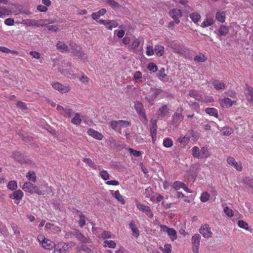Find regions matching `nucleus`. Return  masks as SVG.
<instances>
[{
  "mask_svg": "<svg viewBox=\"0 0 253 253\" xmlns=\"http://www.w3.org/2000/svg\"><path fill=\"white\" fill-rule=\"evenodd\" d=\"M172 51L185 58L189 59L191 58L189 55V49L185 47L174 45L172 47Z\"/></svg>",
  "mask_w": 253,
  "mask_h": 253,
  "instance_id": "nucleus-1",
  "label": "nucleus"
},
{
  "mask_svg": "<svg viewBox=\"0 0 253 253\" xmlns=\"http://www.w3.org/2000/svg\"><path fill=\"white\" fill-rule=\"evenodd\" d=\"M161 231L167 233L171 241H173L177 238V232L175 229L171 228H169L168 226L165 225H160Z\"/></svg>",
  "mask_w": 253,
  "mask_h": 253,
  "instance_id": "nucleus-2",
  "label": "nucleus"
},
{
  "mask_svg": "<svg viewBox=\"0 0 253 253\" xmlns=\"http://www.w3.org/2000/svg\"><path fill=\"white\" fill-rule=\"evenodd\" d=\"M136 206L139 210L144 212L149 217L152 218L153 217V214L149 206L143 205L138 201L136 202Z\"/></svg>",
  "mask_w": 253,
  "mask_h": 253,
  "instance_id": "nucleus-3",
  "label": "nucleus"
},
{
  "mask_svg": "<svg viewBox=\"0 0 253 253\" xmlns=\"http://www.w3.org/2000/svg\"><path fill=\"white\" fill-rule=\"evenodd\" d=\"M151 91L152 94L151 95H148L145 97V99L150 104H153L157 97L162 92V90L158 88H151Z\"/></svg>",
  "mask_w": 253,
  "mask_h": 253,
  "instance_id": "nucleus-4",
  "label": "nucleus"
},
{
  "mask_svg": "<svg viewBox=\"0 0 253 253\" xmlns=\"http://www.w3.org/2000/svg\"><path fill=\"white\" fill-rule=\"evenodd\" d=\"M199 232L205 238H210L212 235L211 231V228L208 224L203 225L199 229Z\"/></svg>",
  "mask_w": 253,
  "mask_h": 253,
  "instance_id": "nucleus-5",
  "label": "nucleus"
},
{
  "mask_svg": "<svg viewBox=\"0 0 253 253\" xmlns=\"http://www.w3.org/2000/svg\"><path fill=\"white\" fill-rule=\"evenodd\" d=\"M182 109H178L177 112H175L172 116V123L174 125H178L180 122L183 121L184 116L180 113L182 111Z\"/></svg>",
  "mask_w": 253,
  "mask_h": 253,
  "instance_id": "nucleus-6",
  "label": "nucleus"
},
{
  "mask_svg": "<svg viewBox=\"0 0 253 253\" xmlns=\"http://www.w3.org/2000/svg\"><path fill=\"white\" fill-rule=\"evenodd\" d=\"M52 85L54 89L58 90L61 93L68 92L71 89L69 86H64L58 82L53 83Z\"/></svg>",
  "mask_w": 253,
  "mask_h": 253,
  "instance_id": "nucleus-7",
  "label": "nucleus"
},
{
  "mask_svg": "<svg viewBox=\"0 0 253 253\" xmlns=\"http://www.w3.org/2000/svg\"><path fill=\"white\" fill-rule=\"evenodd\" d=\"M134 107L138 114L141 116L144 119L146 120V116L143 104L141 102L137 101L135 102Z\"/></svg>",
  "mask_w": 253,
  "mask_h": 253,
  "instance_id": "nucleus-8",
  "label": "nucleus"
},
{
  "mask_svg": "<svg viewBox=\"0 0 253 253\" xmlns=\"http://www.w3.org/2000/svg\"><path fill=\"white\" fill-rule=\"evenodd\" d=\"M201 239V236L198 234H195L192 236L191 240L193 245V250L196 253H198V250L200 245V240Z\"/></svg>",
  "mask_w": 253,
  "mask_h": 253,
  "instance_id": "nucleus-9",
  "label": "nucleus"
},
{
  "mask_svg": "<svg viewBox=\"0 0 253 253\" xmlns=\"http://www.w3.org/2000/svg\"><path fill=\"white\" fill-rule=\"evenodd\" d=\"M181 10L179 9H172L169 11V15L174 20L176 24H178L180 21L179 18L182 16Z\"/></svg>",
  "mask_w": 253,
  "mask_h": 253,
  "instance_id": "nucleus-10",
  "label": "nucleus"
},
{
  "mask_svg": "<svg viewBox=\"0 0 253 253\" xmlns=\"http://www.w3.org/2000/svg\"><path fill=\"white\" fill-rule=\"evenodd\" d=\"M227 163L234 167L236 169L239 171H241L242 170V166L241 162H236L235 159L233 157H229L227 159Z\"/></svg>",
  "mask_w": 253,
  "mask_h": 253,
  "instance_id": "nucleus-11",
  "label": "nucleus"
},
{
  "mask_svg": "<svg viewBox=\"0 0 253 253\" xmlns=\"http://www.w3.org/2000/svg\"><path fill=\"white\" fill-rule=\"evenodd\" d=\"M42 242V246L45 249L51 250L52 248H54L55 247V244L52 241L43 238Z\"/></svg>",
  "mask_w": 253,
  "mask_h": 253,
  "instance_id": "nucleus-12",
  "label": "nucleus"
},
{
  "mask_svg": "<svg viewBox=\"0 0 253 253\" xmlns=\"http://www.w3.org/2000/svg\"><path fill=\"white\" fill-rule=\"evenodd\" d=\"M87 132L89 135L99 140H102L103 137V135L101 133L92 128H89Z\"/></svg>",
  "mask_w": 253,
  "mask_h": 253,
  "instance_id": "nucleus-13",
  "label": "nucleus"
},
{
  "mask_svg": "<svg viewBox=\"0 0 253 253\" xmlns=\"http://www.w3.org/2000/svg\"><path fill=\"white\" fill-rule=\"evenodd\" d=\"M219 103H220V105L222 107H224V108H227L228 107H230L234 103V101L228 97L225 98L219 99Z\"/></svg>",
  "mask_w": 253,
  "mask_h": 253,
  "instance_id": "nucleus-14",
  "label": "nucleus"
},
{
  "mask_svg": "<svg viewBox=\"0 0 253 253\" xmlns=\"http://www.w3.org/2000/svg\"><path fill=\"white\" fill-rule=\"evenodd\" d=\"M24 196L23 192L21 190L15 191L13 194L9 195V198L20 201Z\"/></svg>",
  "mask_w": 253,
  "mask_h": 253,
  "instance_id": "nucleus-15",
  "label": "nucleus"
},
{
  "mask_svg": "<svg viewBox=\"0 0 253 253\" xmlns=\"http://www.w3.org/2000/svg\"><path fill=\"white\" fill-rule=\"evenodd\" d=\"M44 228L45 230H49L53 233H58L60 231V228L59 226H55L50 223H47Z\"/></svg>",
  "mask_w": 253,
  "mask_h": 253,
  "instance_id": "nucleus-16",
  "label": "nucleus"
},
{
  "mask_svg": "<svg viewBox=\"0 0 253 253\" xmlns=\"http://www.w3.org/2000/svg\"><path fill=\"white\" fill-rule=\"evenodd\" d=\"M168 107L167 105H163L160 108L158 111V115L159 118H164L168 113Z\"/></svg>",
  "mask_w": 253,
  "mask_h": 253,
  "instance_id": "nucleus-17",
  "label": "nucleus"
},
{
  "mask_svg": "<svg viewBox=\"0 0 253 253\" xmlns=\"http://www.w3.org/2000/svg\"><path fill=\"white\" fill-rule=\"evenodd\" d=\"M247 99L248 101L253 103V88L250 86H248L245 92Z\"/></svg>",
  "mask_w": 253,
  "mask_h": 253,
  "instance_id": "nucleus-18",
  "label": "nucleus"
},
{
  "mask_svg": "<svg viewBox=\"0 0 253 253\" xmlns=\"http://www.w3.org/2000/svg\"><path fill=\"white\" fill-rule=\"evenodd\" d=\"M129 228L131 229L132 232V235L135 237H138L139 235V231L135 224V222L133 220H131L129 223Z\"/></svg>",
  "mask_w": 253,
  "mask_h": 253,
  "instance_id": "nucleus-19",
  "label": "nucleus"
},
{
  "mask_svg": "<svg viewBox=\"0 0 253 253\" xmlns=\"http://www.w3.org/2000/svg\"><path fill=\"white\" fill-rule=\"evenodd\" d=\"M22 23L27 26H35L36 27H39L40 26L38 21L35 19H27L23 20Z\"/></svg>",
  "mask_w": 253,
  "mask_h": 253,
  "instance_id": "nucleus-20",
  "label": "nucleus"
},
{
  "mask_svg": "<svg viewBox=\"0 0 253 253\" xmlns=\"http://www.w3.org/2000/svg\"><path fill=\"white\" fill-rule=\"evenodd\" d=\"M76 237L78 239V240H79L83 243L86 244L91 243L90 240L89 238H87L86 237H85L81 233H77L76 234Z\"/></svg>",
  "mask_w": 253,
  "mask_h": 253,
  "instance_id": "nucleus-21",
  "label": "nucleus"
},
{
  "mask_svg": "<svg viewBox=\"0 0 253 253\" xmlns=\"http://www.w3.org/2000/svg\"><path fill=\"white\" fill-rule=\"evenodd\" d=\"M189 95L194 98L198 101H203V96L201 94L198 93L197 91L195 90H191L189 91Z\"/></svg>",
  "mask_w": 253,
  "mask_h": 253,
  "instance_id": "nucleus-22",
  "label": "nucleus"
},
{
  "mask_svg": "<svg viewBox=\"0 0 253 253\" xmlns=\"http://www.w3.org/2000/svg\"><path fill=\"white\" fill-rule=\"evenodd\" d=\"M77 48L79 49L73 51L74 55L79 56L83 60H86L87 59L86 55L81 50L80 47H77Z\"/></svg>",
  "mask_w": 253,
  "mask_h": 253,
  "instance_id": "nucleus-23",
  "label": "nucleus"
},
{
  "mask_svg": "<svg viewBox=\"0 0 253 253\" xmlns=\"http://www.w3.org/2000/svg\"><path fill=\"white\" fill-rule=\"evenodd\" d=\"M57 48L62 52L69 50L68 46L62 42H58L56 44Z\"/></svg>",
  "mask_w": 253,
  "mask_h": 253,
  "instance_id": "nucleus-24",
  "label": "nucleus"
},
{
  "mask_svg": "<svg viewBox=\"0 0 253 253\" xmlns=\"http://www.w3.org/2000/svg\"><path fill=\"white\" fill-rule=\"evenodd\" d=\"M82 116L79 113H75L71 120V123L74 125H79L82 123Z\"/></svg>",
  "mask_w": 253,
  "mask_h": 253,
  "instance_id": "nucleus-25",
  "label": "nucleus"
},
{
  "mask_svg": "<svg viewBox=\"0 0 253 253\" xmlns=\"http://www.w3.org/2000/svg\"><path fill=\"white\" fill-rule=\"evenodd\" d=\"M34 185L30 182H26L23 185L22 189L25 192L32 193L33 188Z\"/></svg>",
  "mask_w": 253,
  "mask_h": 253,
  "instance_id": "nucleus-26",
  "label": "nucleus"
},
{
  "mask_svg": "<svg viewBox=\"0 0 253 253\" xmlns=\"http://www.w3.org/2000/svg\"><path fill=\"white\" fill-rule=\"evenodd\" d=\"M212 84L216 90L224 89L225 87V84L223 82L218 80L213 81Z\"/></svg>",
  "mask_w": 253,
  "mask_h": 253,
  "instance_id": "nucleus-27",
  "label": "nucleus"
},
{
  "mask_svg": "<svg viewBox=\"0 0 253 253\" xmlns=\"http://www.w3.org/2000/svg\"><path fill=\"white\" fill-rule=\"evenodd\" d=\"M140 43L139 40L135 39L132 44L129 46V50L133 52H136V49L139 46Z\"/></svg>",
  "mask_w": 253,
  "mask_h": 253,
  "instance_id": "nucleus-28",
  "label": "nucleus"
},
{
  "mask_svg": "<svg viewBox=\"0 0 253 253\" xmlns=\"http://www.w3.org/2000/svg\"><path fill=\"white\" fill-rule=\"evenodd\" d=\"M106 12V9L102 8L100 10H99L98 12L93 13L91 15L92 18L94 20H97L101 16V15L105 14Z\"/></svg>",
  "mask_w": 253,
  "mask_h": 253,
  "instance_id": "nucleus-29",
  "label": "nucleus"
},
{
  "mask_svg": "<svg viewBox=\"0 0 253 253\" xmlns=\"http://www.w3.org/2000/svg\"><path fill=\"white\" fill-rule=\"evenodd\" d=\"M225 15L224 11H218L216 13L215 17L217 21L223 23L225 22Z\"/></svg>",
  "mask_w": 253,
  "mask_h": 253,
  "instance_id": "nucleus-30",
  "label": "nucleus"
},
{
  "mask_svg": "<svg viewBox=\"0 0 253 253\" xmlns=\"http://www.w3.org/2000/svg\"><path fill=\"white\" fill-rule=\"evenodd\" d=\"M205 112L210 116H212L216 118L218 117L217 110L214 108H207L205 110Z\"/></svg>",
  "mask_w": 253,
  "mask_h": 253,
  "instance_id": "nucleus-31",
  "label": "nucleus"
},
{
  "mask_svg": "<svg viewBox=\"0 0 253 253\" xmlns=\"http://www.w3.org/2000/svg\"><path fill=\"white\" fill-rule=\"evenodd\" d=\"M155 53L157 56H162L164 53V47L159 44L156 45L155 46Z\"/></svg>",
  "mask_w": 253,
  "mask_h": 253,
  "instance_id": "nucleus-32",
  "label": "nucleus"
},
{
  "mask_svg": "<svg viewBox=\"0 0 253 253\" xmlns=\"http://www.w3.org/2000/svg\"><path fill=\"white\" fill-rule=\"evenodd\" d=\"M229 32L228 28L224 25H221L218 29V35L220 36H226Z\"/></svg>",
  "mask_w": 253,
  "mask_h": 253,
  "instance_id": "nucleus-33",
  "label": "nucleus"
},
{
  "mask_svg": "<svg viewBox=\"0 0 253 253\" xmlns=\"http://www.w3.org/2000/svg\"><path fill=\"white\" fill-rule=\"evenodd\" d=\"M200 150L197 146H194L192 148V156L195 158L201 159Z\"/></svg>",
  "mask_w": 253,
  "mask_h": 253,
  "instance_id": "nucleus-34",
  "label": "nucleus"
},
{
  "mask_svg": "<svg viewBox=\"0 0 253 253\" xmlns=\"http://www.w3.org/2000/svg\"><path fill=\"white\" fill-rule=\"evenodd\" d=\"M190 18L195 23H197L201 18L200 15L198 12H193L189 15Z\"/></svg>",
  "mask_w": 253,
  "mask_h": 253,
  "instance_id": "nucleus-35",
  "label": "nucleus"
},
{
  "mask_svg": "<svg viewBox=\"0 0 253 253\" xmlns=\"http://www.w3.org/2000/svg\"><path fill=\"white\" fill-rule=\"evenodd\" d=\"M83 162L88 165V166L94 169H97V166L95 163L89 158H85L83 159Z\"/></svg>",
  "mask_w": 253,
  "mask_h": 253,
  "instance_id": "nucleus-36",
  "label": "nucleus"
},
{
  "mask_svg": "<svg viewBox=\"0 0 253 253\" xmlns=\"http://www.w3.org/2000/svg\"><path fill=\"white\" fill-rule=\"evenodd\" d=\"M79 220L78 221L79 225L81 227H84L85 224V219H87L86 217L83 213H80L79 215Z\"/></svg>",
  "mask_w": 253,
  "mask_h": 253,
  "instance_id": "nucleus-37",
  "label": "nucleus"
},
{
  "mask_svg": "<svg viewBox=\"0 0 253 253\" xmlns=\"http://www.w3.org/2000/svg\"><path fill=\"white\" fill-rule=\"evenodd\" d=\"M207 59V57L203 54L200 53L194 57V60L198 62H204Z\"/></svg>",
  "mask_w": 253,
  "mask_h": 253,
  "instance_id": "nucleus-38",
  "label": "nucleus"
},
{
  "mask_svg": "<svg viewBox=\"0 0 253 253\" xmlns=\"http://www.w3.org/2000/svg\"><path fill=\"white\" fill-rule=\"evenodd\" d=\"M214 23V20L212 18H207L201 24V26L203 28L207 27L212 25Z\"/></svg>",
  "mask_w": 253,
  "mask_h": 253,
  "instance_id": "nucleus-39",
  "label": "nucleus"
},
{
  "mask_svg": "<svg viewBox=\"0 0 253 253\" xmlns=\"http://www.w3.org/2000/svg\"><path fill=\"white\" fill-rule=\"evenodd\" d=\"M200 152L201 159L204 158H207L210 156L208 148L206 147H202L200 150Z\"/></svg>",
  "mask_w": 253,
  "mask_h": 253,
  "instance_id": "nucleus-40",
  "label": "nucleus"
},
{
  "mask_svg": "<svg viewBox=\"0 0 253 253\" xmlns=\"http://www.w3.org/2000/svg\"><path fill=\"white\" fill-rule=\"evenodd\" d=\"M190 140L189 136L187 133L185 136H181L178 139L177 141L180 143L187 144Z\"/></svg>",
  "mask_w": 253,
  "mask_h": 253,
  "instance_id": "nucleus-41",
  "label": "nucleus"
},
{
  "mask_svg": "<svg viewBox=\"0 0 253 253\" xmlns=\"http://www.w3.org/2000/svg\"><path fill=\"white\" fill-rule=\"evenodd\" d=\"M11 226L16 238H19L20 237V231L18 227L15 224H12Z\"/></svg>",
  "mask_w": 253,
  "mask_h": 253,
  "instance_id": "nucleus-42",
  "label": "nucleus"
},
{
  "mask_svg": "<svg viewBox=\"0 0 253 253\" xmlns=\"http://www.w3.org/2000/svg\"><path fill=\"white\" fill-rule=\"evenodd\" d=\"M26 176L29 180L33 182H35L37 180L36 175L34 171H29L27 173Z\"/></svg>",
  "mask_w": 253,
  "mask_h": 253,
  "instance_id": "nucleus-43",
  "label": "nucleus"
},
{
  "mask_svg": "<svg viewBox=\"0 0 253 253\" xmlns=\"http://www.w3.org/2000/svg\"><path fill=\"white\" fill-rule=\"evenodd\" d=\"M187 135L189 136V138L190 137H192L194 141H196L198 139L199 136L198 133H196L193 130L191 129L189 130L187 132Z\"/></svg>",
  "mask_w": 253,
  "mask_h": 253,
  "instance_id": "nucleus-44",
  "label": "nucleus"
},
{
  "mask_svg": "<svg viewBox=\"0 0 253 253\" xmlns=\"http://www.w3.org/2000/svg\"><path fill=\"white\" fill-rule=\"evenodd\" d=\"M7 187L11 190H15L17 188V184L16 181H10L7 186Z\"/></svg>",
  "mask_w": 253,
  "mask_h": 253,
  "instance_id": "nucleus-45",
  "label": "nucleus"
},
{
  "mask_svg": "<svg viewBox=\"0 0 253 253\" xmlns=\"http://www.w3.org/2000/svg\"><path fill=\"white\" fill-rule=\"evenodd\" d=\"M243 183L249 187L253 188V178L249 177H246L243 180Z\"/></svg>",
  "mask_w": 253,
  "mask_h": 253,
  "instance_id": "nucleus-46",
  "label": "nucleus"
},
{
  "mask_svg": "<svg viewBox=\"0 0 253 253\" xmlns=\"http://www.w3.org/2000/svg\"><path fill=\"white\" fill-rule=\"evenodd\" d=\"M118 123V121H112L110 122L109 124L113 129L117 130L118 129L120 130L121 129V128L119 127Z\"/></svg>",
  "mask_w": 253,
  "mask_h": 253,
  "instance_id": "nucleus-47",
  "label": "nucleus"
},
{
  "mask_svg": "<svg viewBox=\"0 0 253 253\" xmlns=\"http://www.w3.org/2000/svg\"><path fill=\"white\" fill-rule=\"evenodd\" d=\"M163 145L165 147L169 148L172 146L173 141L170 138H165L163 141Z\"/></svg>",
  "mask_w": 253,
  "mask_h": 253,
  "instance_id": "nucleus-48",
  "label": "nucleus"
},
{
  "mask_svg": "<svg viewBox=\"0 0 253 253\" xmlns=\"http://www.w3.org/2000/svg\"><path fill=\"white\" fill-rule=\"evenodd\" d=\"M114 197L122 204H124L125 203V200L123 198V196L120 194V192L118 190L115 191L114 193Z\"/></svg>",
  "mask_w": 253,
  "mask_h": 253,
  "instance_id": "nucleus-49",
  "label": "nucleus"
},
{
  "mask_svg": "<svg viewBox=\"0 0 253 253\" xmlns=\"http://www.w3.org/2000/svg\"><path fill=\"white\" fill-rule=\"evenodd\" d=\"M104 243L105 244V245H104L105 247H108V248H110L114 249L116 246V243L112 240H105L104 242Z\"/></svg>",
  "mask_w": 253,
  "mask_h": 253,
  "instance_id": "nucleus-50",
  "label": "nucleus"
},
{
  "mask_svg": "<svg viewBox=\"0 0 253 253\" xmlns=\"http://www.w3.org/2000/svg\"><path fill=\"white\" fill-rule=\"evenodd\" d=\"M12 156L14 159L18 161L22 160L23 158V155L18 151L13 152Z\"/></svg>",
  "mask_w": 253,
  "mask_h": 253,
  "instance_id": "nucleus-51",
  "label": "nucleus"
},
{
  "mask_svg": "<svg viewBox=\"0 0 253 253\" xmlns=\"http://www.w3.org/2000/svg\"><path fill=\"white\" fill-rule=\"evenodd\" d=\"M99 174L101 177L104 180H107L110 178L109 174L105 170L100 171Z\"/></svg>",
  "mask_w": 253,
  "mask_h": 253,
  "instance_id": "nucleus-52",
  "label": "nucleus"
},
{
  "mask_svg": "<svg viewBox=\"0 0 253 253\" xmlns=\"http://www.w3.org/2000/svg\"><path fill=\"white\" fill-rule=\"evenodd\" d=\"M107 3L113 8H119L120 6L119 3L114 0H107Z\"/></svg>",
  "mask_w": 253,
  "mask_h": 253,
  "instance_id": "nucleus-53",
  "label": "nucleus"
},
{
  "mask_svg": "<svg viewBox=\"0 0 253 253\" xmlns=\"http://www.w3.org/2000/svg\"><path fill=\"white\" fill-rule=\"evenodd\" d=\"M158 77L159 79L162 81L167 77V74H165V69L164 68H161L159 71Z\"/></svg>",
  "mask_w": 253,
  "mask_h": 253,
  "instance_id": "nucleus-54",
  "label": "nucleus"
},
{
  "mask_svg": "<svg viewBox=\"0 0 253 253\" xmlns=\"http://www.w3.org/2000/svg\"><path fill=\"white\" fill-rule=\"evenodd\" d=\"M160 249L165 253H170L171 251V246L170 244H166L164 246V248L161 247Z\"/></svg>",
  "mask_w": 253,
  "mask_h": 253,
  "instance_id": "nucleus-55",
  "label": "nucleus"
},
{
  "mask_svg": "<svg viewBox=\"0 0 253 253\" xmlns=\"http://www.w3.org/2000/svg\"><path fill=\"white\" fill-rule=\"evenodd\" d=\"M147 69L150 71L152 72H156L158 70V67L155 63H150L147 66Z\"/></svg>",
  "mask_w": 253,
  "mask_h": 253,
  "instance_id": "nucleus-56",
  "label": "nucleus"
},
{
  "mask_svg": "<svg viewBox=\"0 0 253 253\" xmlns=\"http://www.w3.org/2000/svg\"><path fill=\"white\" fill-rule=\"evenodd\" d=\"M238 225L240 228H243L246 230H248L249 229L248 224L246 222L242 220H240L238 221Z\"/></svg>",
  "mask_w": 253,
  "mask_h": 253,
  "instance_id": "nucleus-57",
  "label": "nucleus"
},
{
  "mask_svg": "<svg viewBox=\"0 0 253 253\" xmlns=\"http://www.w3.org/2000/svg\"><path fill=\"white\" fill-rule=\"evenodd\" d=\"M8 15V11L4 6H0V17L3 18Z\"/></svg>",
  "mask_w": 253,
  "mask_h": 253,
  "instance_id": "nucleus-58",
  "label": "nucleus"
},
{
  "mask_svg": "<svg viewBox=\"0 0 253 253\" xmlns=\"http://www.w3.org/2000/svg\"><path fill=\"white\" fill-rule=\"evenodd\" d=\"M210 194L207 192H205L202 194L200 199L202 202H206L209 200Z\"/></svg>",
  "mask_w": 253,
  "mask_h": 253,
  "instance_id": "nucleus-59",
  "label": "nucleus"
},
{
  "mask_svg": "<svg viewBox=\"0 0 253 253\" xmlns=\"http://www.w3.org/2000/svg\"><path fill=\"white\" fill-rule=\"evenodd\" d=\"M223 135H230L232 132L233 130L232 128L229 127H223L222 128Z\"/></svg>",
  "mask_w": 253,
  "mask_h": 253,
  "instance_id": "nucleus-60",
  "label": "nucleus"
},
{
  "mask_svg": "<svg viewBox=\"0 0 253 253\" xmlns=\"http://www.w3.org/2000/svg\"><path fill=\"white\" fill-rule=\"evenodd\" d=\"M35 193L39 195H44V192L41 190V189L38 187L37 186L34 185V186L33 188L32 193Z\"/></svg>",
  "mask_w": 253,
  "mask_h": 253,
  "instance_id": "nucleus-61",
  "label": "nucleus"
},
{
  "mask_svg": "<svg viewBox=\"0 0 253 253\" xmlns=\"http://www.w3.org/2000/svg\"><path fill=\"white\" fill-rule=\"evenodd\" d=\"M64 112L69 117H71L74 114L73 110L69 107H66L65 108Z\"/></svg>",
  "mask_w": 253,
  "mask_h": 253,
  "instance_id": "nucleus-62",
  "label": "nucleus"
},
{
  "mask_svg": "<svg viewBox=\"0 0 253 253\" xmlns=\"http://www.w3.org/2000/svg\"><path fill=\"white\" fill-rule=\"evenodd\" d=\"M118 122V124L119 125L120 127H121V126L127 127L130 125V122H128V121L119 120Z\"/></svg>",
  "mask_w": 253,
  "mask_h": 253,
  "instance_id": "nucleus-63",
  "label": "nucleus"
},
{
  "mask_svg": "<svg viewBox=\"0 0 253 253\" xmlns=\"http://www.w3.org/2000/svg\"><path fill=\"white\" fill-rule=\"evenodd\" d=\"M81 251H84L86 253H93V251L85 245H82L81 249L79 250L78 252L80 253Z\"/></svg>",
  "mask_w": 253,
  "mask_h": 253,
  "instance_id": "nucleus-64",
  "label": "nucleus"
}]
</instances>
